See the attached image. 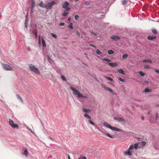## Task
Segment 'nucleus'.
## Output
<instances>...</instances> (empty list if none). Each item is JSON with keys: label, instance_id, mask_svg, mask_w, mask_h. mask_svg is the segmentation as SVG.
<instances>
[{"label": "nucleus", "instance_id": "obj_1", "mask_svg": "<svg viewBox=\"0 0 159 159\" xmlns=\"http://www.w3.org/2000/svg\"><path fill=\"white\" fill-rule=\"evenodd\" d=\"M70 89H71L72 90L74 93V94L75 95H77L80 98H87V96H84L83 95L80 93L78 90H77L75 88L72 87H70Z\"/></svg>", "mask_w": 159, "mask_h": 159}, {"label": "nucleus", "instance_id": "obj_2", "mask_svg": "<svg viewBox=\"0 0 159 159\" xmlns=\"http://www.w3.org/2000/svg\"><path fill=\"white\" fill-rule=\"evenodd\" d=\"M29 67L30 71L32 72L37 75H40V72L39 70L33 65L29 64Z\"/></svg>", "mask_w": 159, "mask_h": 159}, {"label": "nucleus", "instance_id": "obj_3", "mask_svg": "<svg viewBox=\"0 0 159 159\" xmlns=\"http://www.w3.org/2000/svg\"><path fill=\"white\" fill-rule=\"evenodd\" d=\"M103 125L111 129L112 130L117 131H121V129L119 128L111 126L106 122H104L103 123Z\"/></svg>", "mask_w": 159, "mask_h": 159}, {"label": "nucleus", "instance_id": "obj_4", "mask_svg": "<svg viewBox=\"0 0 159 159\" xmlns=\"http://www.w3.org/2000/svg\"><path fill=\"white\" fill-rule=\"evenodd\" d=\"M2 65L3 69L5 70L11 71L13 70L12 68L8 64L2 63Z\"/></svg>", "mask_w": 159, "mask_h": 159}, {"label": "nucleus", "instance_id": "obj_5", "mask_svg": "<svg viewBox=\"0 0 159 159\" xmlns=\"http://www.w3.org/2000/svg\"><path fill=\"white\" fill-rule=\"evenodd\" d=\"M9 123L10 125L13 129L17 128L19 127L18 125L15 124L14 122V121L11 119H9Z\"/></svg>", "mask_w": 159, "mask_h": 159}, {"label": "nucleus", "instance_id": "obj_6", "mask_svg": "<svg viewBox=\"0 0 159 159\" xmlns=\"http://www.w3.org/2000/svg\"><path fill=\"white\" fill-rule=\"evenodd\" d=\"M55 2L52 1L47 3V4L45 6V8L48 9H50L52 7V6L55 4Z\"/></svg>", "mask_w": 159, "mask_h": 159}, {"label": "nucleus", "instance_id": "obj_7", "mask_svg": "<svg viewBox=\"0 0 159 159\" xmlns=\"http://www.w3.org/2000/svg\"><path fill=\"white\" fill-rule=\"evenodd\" d=\"M69 5V3L67 1H65L64 2V3L62 5V7L66 9V11H68L70 9V8L67 6Z\"/></svg>", "mask_w": 159, "mask_h": 159}, {"label": "nucleus", "instance_id": "obj_8", "mask_svg": "<svg viewBox=\"0 0 159 159\" xmlns=\"http://www.w3.org/2000/svg\"><path fill=\"white\" fill-rule=\"evenodd\" d=\"M102 87L105 90L109 91L110 93H111L113 95H115V93L111 89L106 87L103 84L102 85Z\"/></svg>", "mask_w": 159, "mask_h": 159}, {"label": "nucleus", "instance_id": "obj_9", "mask_svg": "<svg viewBox=\"0 0 159 159\" xmlns=\"http://www.w3.org/2000/svg\"><path fill=\"white\" fill-rule=\"evenodd\" d=\"M139 148H141L144 147L146 144L145 142H139Z\"/></svg>", "mask_w": 159, "mask_h": 159}, {"label": "nucleus", "instance_id": "obj_10", "mask_svg": "<svg viewBox=\"0 0 159 159\" xmlns=\"http://www.w3.org/2000/svg\"><path fill=\"white\" fill-rule=\"evenodd\" d=\"M111 38L114 40H117L120 39V38L119 36L116 35H113L111 36Z\"/></svg>", "mask_w": 159, "mask_h": 159}, {"label": "nucleus", "instance_id": "obj_11", "mask_svg": "<svg viewBox=\"0 0 159 159\" xmlns=\"http://www.w3.org/2000/svg\"><path fill=\"white\" fill-rule=\"evenodd\" d=\"M114 120H117L118 121H125V120L124 118L121 117H116L114 118Z\"/></svg>", "mask_w": 159, "mask_h": 159}, {"label": "nucleus", "instance_id": "obj_12", "mask_svg": "<svg viewBox=\"0 0 159 159\" xmlns=\"http://www.w3.org/2000/svg\"><path fill=\"white\" fill-rule=\"evenodd\" d=\"M124 154L126 156H131L132 155V152L130 151H125L124 152Z\"/></svg>", "mask_w": 159, "mask_h": 159}, {"label": "nucleus", "instance_id": "obj_13", "mask_svg": "<svg viewBox=\"0 0 159 159\" xmlns=\"http://www.w3.org/2000/svg\"><path fill=\"white\" fill-rule=\"evenodd\" d=\"M108 64L111 67H116L118 65L117 63H109Z\"/></svg>", "mask_w": 159, "mask_h": 159}, {"label": "nucleus", "instance_id": "obj_14", "mask_svg": "<svg viewBox=\"0 0 159 159\" xmlns=\"http://www.w3.org/2000/svg\"><path fill=\"white\" fill-rule=\"evenodd\" d=\"M82 111L86 113H89L91 112V110L89 109L83 108Z\"/></svg>", "mask_w": 159, "mask_h": 159}, {"label": "nucleus", "instance_id": "obj_15", "mask_svg": "<svg viewBox=\"0 0 159 159\" xmlns=\"http://www.w3.org/2000/svg\"><path fill=\"white\" fill-rule=\"evenodd\" d=\"M39 5L40 7L43 8H45V6L46 5L45 4H43V3L42 1L40 2L39 4Z\"/></svg>", "mask_w": 159, "mask_h": 159}, {"label": "nucleus", "instance_id": "obj_16", "mask_svg": "<svg viewBox=\"0 0 159 159\" xmlns=\"http://www.w3.org/2000/svg\"><path fill=\"white\" fill-rule=\"evenodd\" d=\"M23 154L25 155L26 157H27L28 154V151L27 149L26 148H25L23 151Z\"/></svg>", "mask_w": 159, "mask_h": 159}, {"label": "nucleus", "instance_id": "obj_17", "mask_svg": "<svg viewBox=\"0 0 159 159\" xmlns=\"http://www.w3.org/2000/svg\"><path fill=\"white\" fill-rule=\"evenodd\" d=\"M156 38V36H148V39L149 40H152L153 39H155Z\"/></svg>", "mask_w": 159, "mask_h": 159}, {"label": "nucleus", "instance_id": "obj_18", "mask_svg": "<svg viewBox=\"0 0 159 159\" xmlns=\"http://www.w3.org/2000/svg\"><path fill=\"white\" fill-rule=\"evenodd\" d=\"M16 96L17 98L20 100V101L21 102H22V103L23 102V100L21 98L20 96V95H19L18 94H17L16 95Z\"/></svg>", "mask_w": 159, "mask_h": 159}, {"label": "nucleus", "instance_id": "obj_19", "mask_svg": "<svg viewBox=\"0 0 159 159\" xmlns=\"http://www.w3.org/2000/svg\"><path fill=\"white\" fill-rule=\"evenodd\" d=\"M42 42L43 47H45L46 46V43L43 38H42Z\"/></svg>", "mask_w": 159, "mask_h": 159}, {"label": "nucleus", "instance_id": "obj_20", "mask_svg": "<svg viewBox=\"0 0 159 159\" xmlns=\"http://www.w3.org/2000/svg\"><path fill=\"white\" fill-rule=\"evenodd\" d=\"M143 62H148L149 63H152V61L150 59H145L143 60Z\"/></svg>", "mask_w": 159, "mask_h": 159}, {"label": "nucleus", "instance_id": "obj_21", "mask_svg": "<svg viewBox=\"0 0 159 159\" xmlns=\"http://www.w3.org/2000/svg\"><path fill=\"white\" fill-rule=\"evenodd\" d=\"M128 2V0H122V3L123 5H126Z\"/></svg>", "mask_w": 159, "mask_h": 159}, {"label": "nucleus", "instance_id": "obj_22", "mask_svg": "<svg viewBox=\"0 0 159 159\" xmlns=\"http://www.w3.org/2000/svg\"><path fill=\"white\" fill-rule=\"evenodd\" d=\"M139 143H135L134 144V148L135 149H137L138 148V147L139 148Z\"/></svg>", "mask_w": 159, "mask_h": 159}, {"label": "nucleus", "instance_id": "obj_23", "mask_svg": "<svg viewBox=\"0 0 159 159\" xmlns=\"http://www.w3.org/2000/svg\"><path fill=\"white\" fill-rule=\"evenodd\" d=\"M118 71L120 73L123 75L125 74L124 70L122 69L118 70Z\"/></svg>", "mask_w": 159, "mask_h": 159}, {"label": "nucleus", "instance_id": "obj_24", "mask_svg": "<svg viewBox=\"0 0 159 159\" xmlns=\"http://www.w3.org/2000/svg\"><path fill=\"white\" fill-rule=\"evenodd\" d=\"M84 117H86L88 118H89V119H91V117L86 113H85L84 114Z\"/></svg>", "mask_w": 159, "mask_h": 159}, {"label": "nucleus", "instance_id": "obj_25", "mask_svg": "<svg viewBox=\"0 0 159 159\" xmlns=\"http://www.w3.org/2000/svg\"><path fill=\"white\" fill-rule=\"evenodd\" d=\"M34 33L35 35L36 38H37L38 37V32L36 30H34Z\"/></svg>", "mask_w": 159, "mask_h": 159}, {"label": "nucleus", "instance_id": "obj_26", "mask_svg": "<svg viewBox=\"0 0 159 159\" xmlns=\"http://www.w3.org/2000/svg\"><path fill=\"white\" fill-rule=\"evenodd\" d=\"M144 92L145 93L150 92H151V90L146 88L145 89Z\"/></svg>", "mask_w": 159, "mask_h": 159}, {"label": "nucleus", "instance_id": "obj_27", "mask_svg": "<svg viewBox=\"0 0 159 159\" xmlns=\"http://www.w3.org/2000/svg\"><path fill=\"white\" fill-rule=\"evenodd\" d=\"M35 6V2L34 0H32L31 1V7H34Z\"/></svg>", "mask_w": 159, "mask_h": 159}, {"label": "nucleus", "instance_id": "obj_28", "mask_svg": "<svg viewBox=\"0 0 159 159\" xmlns=\"http://www.w3.org/2000/svg\"><path fill=\"white\" fill-rule=\"evenodd\" d=\"M108 53L109 55H111L114 53V52L112 50H110L108 52Z\"/></svg>", "mask_w": 159, "mask_h": 159}, {"label": "nucleus", "instance_id": "obj_29", "mask_svg": "<svg viewBox=\"0 0 159 159\" xmlns=\"http://www.w3.org/2000/svg\"><path fill=\"white\" fill-rule=\"evenodd\" d=\"M134 148V146L133 145H131L129 146V150H133V148Z\"/></svg>", "mask_w": 159, "mask_h": 159}, {"label": "nucleus", "instance_id": "obj_30", "mask_svg": "<svg viewBox=\"0 0 159 159\" xmlns=\"http://www.w3.org/2000/svg\"><path fill=\"white\" fill-rule=\"evenodd\" d=\"M106 78L107 80H108L111 82H112L113 81V79L111 78V77H109L107 76L106 77Z\"/></svg>", "mask_w": 159, "mask_h": 159}, {"label": "nucleus", "instance_id": "obj_31", "mask_svg": "<svg viewBox=\"0 0 159 159\" xmlns=\"http://www.w3.org/2000/svg\"><path fill=\"white\" fill-rule=\"evenodd\" d=\"M106 135L108 137L111 138H112V139H113V138H114V137H113L112 136H111L108 133H107L106 134Z\"/></svg>", "mask_w": 159, "mask_h": 159}, {"label": "nucleus", "instance_id": "obj_32", "mask_svg": "<svg viewBox=\"0 0 159 159\" xmlns=\"http://www.w3.org/2000/svg\"><path fill=\"white\" fill-rule=\"evenodd\" d=\"M139 74L142 76H143L145 75L144 73L142 71H139Z\"/></svg>", "mask_w": 159, "mask_h": 159}, {"label": "nucleus", "instance_id": "obj_33", "mask_svg": "<svg viewBox=\"0 0 159 159\" xmlns=\"http://www.w3.org/2000/svg\"><path fill=\"white\" fill-rule=\"evenodd\" d=\"M51 35L52 36V37L55 38V39H57V35L54 34H53V33H51Z\"/></svg>", "mask_w": 159, "mask_h": 159}, {"label": "nucleus", "instance_id": "obj_34", "mask_svg": "<svg viewBox=\"0 0 159 159\" xmlns=\"http://www.w3.org/2000/svg\"><path fill=\"white\" fill-rule=\"evenodd\" d=\"M96 52L97 54L98 55H100L101 53V51L99 49H97L96 50Z\"/></svg>", "mask_w": 159, "mask_h": 159}, {"label": "nucleus", "instance_id": "obj_35", "mask_svg": "<svg viewBox=\"0 0 159 159\" xmlns=\"http://www.w3.org/2000/svg\"><path fill=\"white\" fill-rule=\"evenodd\" d=\"M75 18L76 20H78L79 19V16L78 15H76L75 16Z\"/></svg>", "mask_w": 159, "mask_h": 159}, {"label": "nucleus", "instance_id": "obj_36", "mask_svg": "<svg viewBox=\"0 0 159 159\" xmlns=\"http://www.w3.org/2000/svg\"><path fill=\"white\" fill-rule=\"evenodd\" d=\"M68 27L70 29H73V24L70 23V25L68 26Z\"/></svg>", "mask_w": 159, "mask_h": 159}, {"label": "nucleus", "instance_id": "obj_37", "mask_svg": "<svg viewBox=\"0 0 159 159\" xmlns=\"http://www.w3.org/2000/svg\"><path fill=\"white\" fill-rule=\"evenodd\" d=\"M128 55L126 54L123 55L122 58L124 59H126L128 57Z\"/></svg>", "mask_w": 159, "mask_h": 159}, {"label": "nucleus", "instance_id": "obj_38", "mask_svg": "<svg viewBox=\"0 0 159 159\" xmlns=\"http://www.w3.org/2000/svg\"><path fill=\"white\" fill-rule=\"evenodd\" d=\"M118 79L119 81L122 82H125V80L122 79L121 77L118 78Z\"/></svg>", "mask_w": 159, "mask_h": 159}, {"label": "nucleus", "instance_id": "obj_39", "mask_svg": "<svg viewBox=\"0 0 159 159\" xmlns=\"http://www.w3.org/2000/svg\"><path fill=\"white\" fill-rule=\"evenodd\" d=\"M68 14V12L65 11L62 14V15L63 16H66Z\"/></svg>", "mask_w": 159, "mask_h": 159}, {"label": "nucleus", "instance_id": "obj_40", "mask_svg": "<svg viewBox=\"0 0 159 159\" xmlns=\"http://www.w3.org/2000/svg\"><path fill=\"white\" fill-rule=\"evenodd\" d=\"M61 78L64 81H66V78H65V77H64V76L63 75H61Z\"/></svg>", "mask_w": 159, "mask_h": 159}, {"label": "nucleus", "instance_id": "obj_41", "mask_svg": "<svg viewBox=\"0 0 159 159\" xmlns=\"http://www.w3.org/2000/svg\"><path fill=\"white\" fill-rule=\"evenodd\" d=\"M89 122L91 124H92L93 126L95 125L93 121H92L91 120H89Z\"/></svg>", "mask_w": 159, "mask_h": 159}, {"label": "nucleus", "instance_id": "obj_42", "mask_svg": "<svg viewBox=\"0 0 159 159\" xmlns=\"http://www.w3.org/2000/svg\"><path fill=\"white\" fill-rule=\"evenodd\" d=\"M103 60H104V61H106L107 62H110L111 61V60H109V59H106V58H103Z\"/></svg>", "mask_w": 159, "mask_h": 159}, {"label": "nucleus", "instance_id": "obj_43", "mask_svg": "<svg viewBox=\"0 0 159 159\" xmlns=\"http://www.w3.org/2000/svg\"><path fill=\"white\" fill-rule=\"evenodd\" d=\"M90 4V2H89L86 1L85 2V4L86 5L88 6Z\"/></svg>", "mask_w": 159, "mask_h": 159}, {"label": "nucleus", "instance_id": "obj_44", "mask_svg": "<svg viewBox=\"0 0 159 159\" xmlns=\"http://www.w3.org/2000/svg\"><path fill=\"white\" fill-rule=\"evenodd\" d=\"M28 12H27V14H26V16H25V21H28Z\"/></svg>", "mask_w": 159, "mask_h": 159}, {"label": "nucleus", "instance_id": "obj_45", "mask_svg": "<svg viewBox=\"0 0 159 159\" xmlns=\"http://www.w3.org/2000/svg\"><path fill=\"white\" fill-rule=\"evenodd\" d=\"M28 22V21H25V27L26 28H27V27Z\"/></svg>", "mask_w": 159, "mask_h": 159}, {"label": "nucleus", "instance_id": "obj_46", "mask_svg": "<svg viewBox=\"0 0 159 159\" xmlns=\"http://www.w3.org/2000/svg\"><path fill=\"white\" fill-rule=\"evenodd\" d=\"M27 128L29 130H30L32 134H34V133L32 131V130L31 129H30V128H29L28 127H27Z\"/></svg>", "mask_w": 159, "mask_h": 159}, {"label": "nucleus", "instance_id": "obj_47", "mask_svg": "<svg viewBox=\"0 0 159 159\" xmlns=\"http://www.w3.org/2000/svg\"><path fill=\"white\" fill-rule=\"evenodd\" d=\"M158 118V114L157 112L156 113V117H155V120H157Z\"/></svg>", "mask_w": 159, "mask_h": 159}, {"label": "nucleus", "instance_id": "obj_48", "mask_svg": "<svg viewBox=\"0 0 159 159\" xmlns=\"http://www.w3.org/2000/svg\"><path fill=\"white\" fill-rule=\"evenodd\" d=\"M144 68H145L146 69H148L149 68V66L148 65H144Z\"/></svg>", "mask_w": 159, "mask_h": 159}, {"label": "nucleus", "instance_id": "obj_49", "mask_svg": "<svg viewBox=\"0 0 159 159\" xmlns=\"http://www.w3.org/2000/svg\"><path fill=\"white\" fill-rule=\"evenodd\" d=\"M152 32L154 34H156L157 33V31L156 30H152Z\"/></svg>", "mask_w": 159, "mask_h": 159}, {"label": "nucleus", "instance_id": "obj_50", "mask_svg": "<svg viewBox=\"0 0 159 159\" xmlns=\"http://www.w3.org/2000/svg\"><path fill=\"white\" fill-rule=\"evenodd\" d=\"M65 25V24L63 22H61V23H60V24H59V25L60 26H64Z\"/></svg>", "mask_w": 159, "mask_h": 159}, {"label": "nucleus", "instance_id": "obj_51", "mask_svg": "<svg viewBox=\"0 0 159 159\" xmlns=\"http://www.w3.org/2000/svg\"><path fill=\"white\" fill-rule=\"evenodd\" d=\"M78 159H87L85 157H79Z\"/></svg>", "mask_w": 159, "mask_h": 159}, {"label": "nucleus", "instance_id": "obj_52", "mask_svg": "<svg viewBox=\"0 0 159 159\" xmlns=\"http://www.w3.org/2000/svg\"><path fill=\"white\" fill-rule=\"evenodd\" d=\"M89 46L91 47H93L94 48H96V46L95 45H93L92 44H90Z\"/></svg>", "mask_w": 159, "mask_h": 159}, {"label": "nucleus", "instance_id": "obj_53", "mask_svg": "<svg viewBox=\"0 0 159 159\" xmlns=\"http://www.w3.org/2000/svg\"><path fill=\"white\" fill-rule=\"evenodd\" d=\"M27 50L29 52H30L31 51V49L30 47H28L27 48Z\"/></svg>", "mask_w": 159, "mask_h": 159}, {"label": "nucleus", "instance_id": "obj_54", "mask_svg": "<svg viewBox=\"0 0 159 159\" xmlns=\"http://www.w3.org/2000/svg\"><path fill=\"white\" fill-rule=\"evenodd\" d=\"M39 43H40V36H39L38 38Z\"/></svg>", "mask_w": 159, "mask_h": 159}, {"label": "nucleus", "instance_id": "obj_55", "mask_svg": "<svg viewBox=\"0 0 159 159\" xmlns=\"http://www.w3.org/2000/svg\"><path fill=\"white\" fill-rule=\"evenodd\" d=\"M92 34L94 35H98V33L96 32H92Z\"/></svg>", "mask_w": 159, "mask_h": 159}, {"label": "nucleus", "instance_id": "obj_56", "mask_svg": "<svg viewBox=\"0 0 159 159\" xmlns=\"http://www.w3.org/2000/svg\"><path fill=\"white\" fill-rule=\"evenodd\" d=\"M76 33L79 36H80V33L78 31H76Z\"/></svg>", "mask_w": 159, "mask_h": 159}, {"label": "nucleus", "instance_id": "obj_57", "mask_svg": "<svg viewBox=\"0 0 159 159\" xmlns=\"http://www.w3.org/2000/svg\"><path fill=\"white\" fill-rule=\"evenodd\" d=\"M34 7H31V12H33V10H34Z\"/></svg>", "mask_w": 159, "mask_h": 159}, {"label": "nucleus", "instance_id": "obj_58", "mask_svg": "<svg viewBox=\"0 0 159 159\" xmlns=\"http://www.w3.org/2000/svg\"><path fill=\"white\" fill-rule=\"evenodd\" d=\"M155 71L158 74H159V70H155Z\"/></svg>", "mask_w": 159, "mask_h": 159}, {"label": "nucleus", "instance_id": "obj_59", "mask_svg": "<svg viewBox=\"0 0 159 159\" xmlns=\"http://www.w3.org/2000/svg\"><path fill=\"white\" fill-rule=\"evenodd\" d=\"M71 18H69L67 20L69 21H71Z\"/></svg>", "mask_w": 159, "mask_h": 159}, {"label": "nucleus", "instance_id": "obj_60", "mask_svg": "<svg viewBox=\"0 0 159 159\" xmlns=\"http://www.w3.org/2000/svg\"><path fill=\"white\" fill-rule=\"evenodd\" d=\"M68 159H70V157L69 155H68Z\"/></svg>", "mask_w": 159, "mask_h": 159}, {"label": "nucleus", "instance_id": "obj_61", "mask_svg": "<svg viewBox=\"0 0 159 159\" xmlns=\"http://www.w3.org/2000/svg\"><path fill=\"white\" fill-rule=\"evenodd\" d=\"M49 139H51V140H53L52 139V138L51 137H49Z\"/></svg>", "mask_w": 159, "mask_h": 159}, {"label": "nucleus", "instance_id": "obj_62", "mask_svg": "<svg viewBox=\"0 0 159 159\" xmlns=\"http://www.w3.org/2000/svg\"><path fill=\"white\" fill-rule=\"evenodd\" d=\"M145 82L147 83H149V82H148V81H146Z\"/></svg>", "mask_w": 159, "mask_h": 159}, {"label": "nucleus", "instance_id": "obj_63", "mask_svg": "<svg viewBox=\"0 0 159 159\" xmlns=\"http://www.w3.org/2000/svg\"><path fill=\"white\" fill-rule=\"evenodd\" d=\"M148 114L149 115V114H150V112H149V111H148Z\"/></svg>", "mask_w": 159, "mask_h": 159}, {"label": "nucleus", "instance_id": "obj_64", "mask_svg": "<svg viewBox=\"0 0 159 159\" xmlns=\"http://www.w3.org/2000/svg\"><path fill=\"white\" fill-rule=\"evenodd\" d=\"M144 117H143L142 118V120H144Z\"/></svg>", "mask_w": 159, "mask_h": 159}]
</instances>
